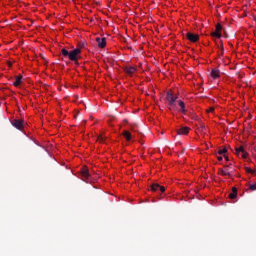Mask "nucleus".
<instances>
[{
	"mask_svg": "<svg viewBox=\"0 0 256 256\" xmlns=\"http://www.w3.org/2000/svg\"><path fill=\"white\" fill-rule=\"evenodd\" d=\"M167 101H168L169 104H170V109H171V110H175V108H176L177 105H178V107H180L181 113H185V103H184L183 101H181V100H179V101L177 102V97H175V96L173 95V93L169 92V93L167 94Z\"/></svg>",
	"mask_w": 256,
	"mask_h": 256,
	"instance_id": "obj_1",
	"label": "nucleus"
},
{
	"mask_svg": "<svg viewBox=\"0 0 256 256\" xmlns=\"http://www.w3.org/2000/svg\"><path fill=\"white\" fill-rule=\"evenodd\" d=\"M61 53L63 57H68L70 61H75L76 63L81 59V48H76L70 52L67 49H62Z\"/></svg>",
	"mask_w": 256,
	"mask_h": 256,
	"instance_id": "obj_2",
	"label": "nucleus"
},
{
	"mask_svg": "<svg viewBox=\"0 0 256 256\" xmlns=\"http://www.w3.org/2000/svg\"><path fill=\"white\" fill-rule=\"evenodd\" d=\"M81 179L82 181H85L86 183H92L93 180H91V174H89V168L87 166H84L80 171Z\"/></svg>",
	"mask_w": 256,
	"mask_h": 256,
	"instance_id": "obj_3",
	"label": "nucleus"
},
{
	"mask_svg": "<svg viewBox=\"0 0 256 256\" xmlns=\"http://www.w3.org/2000/svg\"><path fill=\"white\" fill-rule=\"evenodd\" d=\"M236 155L238 157H241V159L249 158V153H247V151H245V148H243V146H239L238 148H236Z\"/></svg>",
	"mask_w": 256,
	"mask_h": 256,
	"instance_id": "obj_4",
	"label": "nucleus"
},
{
	"mask_svg": "<svg viewBox=\"0 0 256 256\" xmlns=\"http://www.w3.org/2000/svg\"><path fill=\"white\" fill-rule=\"evenodd\" d=\"M218 161H229V156H227V148L220 149L217 154Z\"/></svg>",
	"mask_w": 256,
	"mask_h": 256,
	"instance_id": "obj_5",
	"label": "nucleus"
},
{
	"mask_svg": "<svg viewBox=\"0 0 256 256\" xmlns=\"http://www.w3.org/2000/svg\"><path fill=\"white\" fill-rule=\"evenodd\" d=\"M12 125L16 129H19L20 131H23V128L25 127V121H23V120H13Z\"/></svg>",
	"mask_w": 256,
	"mask_h": 256,
	"instance_id": "obj_6",
	"label": "nucleus"
},
{
	"mask_svg": "<svg viewBox=\"0 0 256 256\" xmlns=\"http://www.w3.org/2000/svg\"><path fill=\"white\" fill-rule=\"evenodd\" d=\"M150 191H153V192L159 191L160 193H165V187L155 183L151 185Z\"/></svg>",
	"mask_w": 256,
	"mask_h": 256,
	"instance_id": "obj_7",
	"label": "nucleus"
},
{
	"mask_svg": "<svg viewBox=\"0 0 256 256\" xmlns=\"http://www.w3.org/2000/svg\"><path fill=\"white\" fill-rule=\"evenodd\" d=\"M186 38L188 39V41H191V43H197V41H199V36L191 32L187 33Z\"/></svg>",
	"mask_w": 256,
	"mask_h": 256,
	"instance_id": "obj_8",
	"label": "nucleus"
},
{
	"mask_svg": "<svg viewBox=\"0 0 256 256\" xmlns=\"http://www.w3.org/2000/svg\"><path fill=\"white\" fill-rule=\"evenodd\" d=\"M124 71L127 75H135L137 68L135 66H126Z\"/></svg>",
	"mask_w": 256,
	"mask_h": 256,
	"instance_id": "obj_9",
	"label": "nucleus"
},
{
	"mask_svg": "<svg viewBox=\"0 0 256 256\" xmlns=\"http://www.w3.org/2000/svg\"><path fill=\"white\" fill-rule=\"evenodd\" d=\"M96 42L98 43V47H100V49L105 48L107 45V40H105V38H96Z\"/></svg>",
	"mask_w": 256,
	"mask_h": 256,
	"instance_id": "obj_10",
	"label": "nucleus"
},
{
	"mask_svg": "<svg viewBox=\"0 0 256 256\" xmlns=\"http://www.w3.org/2000/svg\"><path fill=\"white\" fill-rule=\"evenodd\" d=\"M189 131H190L189 127H182L177 130V134L178 135H188Z\"/></svg>",
	"mask_w": 256,
	"mask_h": 256,
	"instance_id": "obj_11",
	"label": "nucleus"
},
{
	"mask_svg": "<svg viewBox=\"0 0 256 256\" xmlns=\"http://www.w3.org/2000/svg\"><path fill=\"white\" fill-rule=\"evenodd\" d=\"M23 82V76L19 75L15 77V81L13 82L14 87H19Z\"/></svg>",
	"mask_w": 256,
	"mask_h": 256,
	"instance_id": "obj_12",
	"label": "nucleus"
},
{
	"mask_svg": "<svg viewBox=\"0 0 256 256\" xmlns=\"http://www.w3.org/2000/svg\"><path fill=\"white\" fill-rule=\"evenodd\" d=\"M219 173L223 176V177H231V173L229 172V168L225 167L224 169H221L219 171Z\"/></svg>",
	"mask_w": 256,
	"mask_h": 256,
	"instance_id": "obj_13",
	"label": "nucleus"
},
{
	"mask_svg": "<svg viewBox=\"0 0 256 256\" xmlns=\"http://www.w3.org/2000/svg\"><path fill=\"white\" fill-rule=\"evenodd\" d=\"M221 75V72H219V70H212L211 71V77L213 79H219V76Z\"/></svg>",
	"mask_w": 256,
	"mask_h": 256,
	"instance_id": "obj_14",
	"label": "nucleus"
},
{
	"mask_svg": "<svg viewBox=\"0 0 256 256\" xmlns=\"http://www.w3.org/2000/svg\"><path fill=\"white\" fill-rule=\"evenodd\" d=\"M123 136L125 137L126 141H131V132L130 131H124Z\"/></svg>",
	"mask_w": 256,
	"mask_h": 256,
	"instance_id": "obj_15",
	"label": "nucleus"
},
{
	"mask_svg": "<svg viewBox=\"0 0 256 256\" xmlns=\"http://www.w3.org/2000/svg\"><path fill=\"white\" fill-rule=\"evenodd\" d=\"M98 143H105V135L101 134L97 138Z\"/></svg>",
	"mask_w": 256,
	"mask_h": 256,
	"instance_id": "obj_16",
	"label": "nucleus"
},
{
	"mask_svg": "<svg viewBox=\"0 0 256 256\" xmlns=\"http://www.w3.org/2000/svg\"><path fill=\"white\" fill-rule=\"evenodd\" d=\"M212 37H217V39L221 38V32H217L216 30L212 32Z\"/></svg>",
	"mask_w": 256,
	"mask_h": 256,
	"instance_id": "obj_17",
	"label": "nucleus"
},
{
	"mask_svg": "<svg viewBox=\"0 0 256 256\" xmlns=\"http://www.w3.org/2000/svg\"><path fill=\"white\" fill-rule=\"evenodd\" d=\"M245 171H246V173H250L251 175H253V173H255V170H253L249 167H245Z\"/></svg>",
	"mask_w": 256,
	"mask_h": 256,
	"instance_id": "obj_18",
	"label": "nucleus"
},
{
	"mask_svg": "<svg viewBox=\"0 0 256 256\" xmlns=\"http://www.w3.org/2000/svg\"><path fill=\"white\" fill-rule=\"evenodd\" d=\"M222 29H223V28L221 27V24H217V25H216V31H217V32L221 33Z\"/></svg>",
	"mask_w": 256,
	"mask_h": 256,
	"instance_id": "obj_19",
	"label": "nucleus"
},
{
	"mask_svg": "<svg viewBox=\"0 0 256 256\" xmlns=\"http://www.w3.org/2000/svg\"><path fill=\"white\" fill-rule=\"evenodd\" d=\"M250 191H256V184H251L249 186Z\"/></svg>",
	"mask_w": 256,
	"mask_h": 256,
	"instance_id": "obj_20",
	"label": "nucleus"
},
{
	"mask_svg": "<svg viewBox=\"0 0 256 256\" xmlns=\"http://www.w3.org/2000/svg\"><path fill=\"white\" fill-rule=\"evenodd\" d=\"M213 111H215V108L210 107L208 110H206L207 113H213Z\"/></svg>",
	"mask_w": 256,
	"mask_h": 256,
	"instance_id": "obj_21",
	"label": "nucleus"
},
{
	"mask_svg": "<svg viewBox=\"0 0 256 256\" xmlns=\"http://www.w3.org/2000/svg\"><path fill=\"white\" fill-rule=\"evenodd\" d=\"M232 192H233V193H237V188H236V187H233V188H232Z\"/></svg>",
	"mask_w": 256,
	"mask_h": 256,
	"instance_id": "obj_22",
	"label": "nucleus"
},
{
	"mask_svg": "<svg viewBox=\"0 0 256 256\" xmlns=\"http://www.w3.org/2000/svg\"><path fill=\"white\" fill-rule=\"evenodd\" d=\"M201 190V188H199L197 191H200Z\"/></svg>",
	"mask_w": 256,
	"mask_h": 256,
	"instance_id": "obj_23",
	"label": "nucleus"
}]
</instances>
